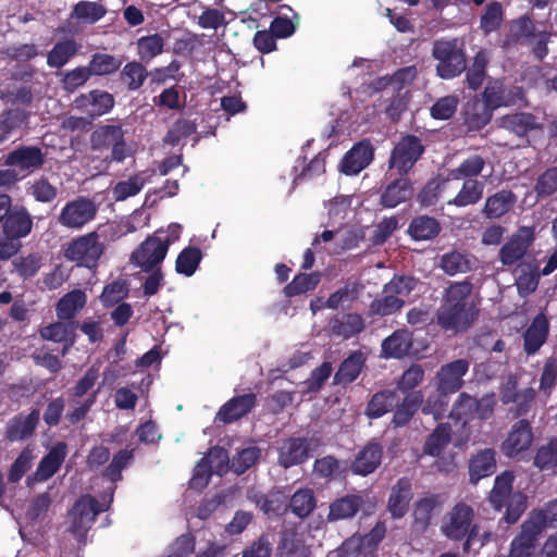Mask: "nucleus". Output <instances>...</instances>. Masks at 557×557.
<instances>
[{"label": "nucleus", "mask_w": 557, "mask_h": 557, "mask_svg": "<svg viewBox=\"0 0 557 557\" xmlns=\"http://www.w3.org/2000/svg\"><path fill=\"white\" fill-rule=\"evenodd\" d=\"M472 284L465 280L453 282L443 293L436 311V323L446 332L467 331L478 319L479 309L471 297Z\"/></svg>", "instance_id": "obj_1"}, {"label": "nucleus", "mask_w": 557, "mask_h": 557, "mask_svg": "<svg viewBox=\"0 0 557 557\" xmlns=\"http://www.w3.org/2000/svg\"><path fill=\"white\" fill-rule=\"evenodd\" d=\"M34 228V219L23 205H14L12 197L0 194V261L14 257L21 249V239Z\"/></svg>", "instance_id": "obj_2"}, {"label": "nucleus", "mask_w": 557, "mask_h": 557, "mask_svg": "<svg viewBox=\"0 0 557 557\" xmlns=\"http://www.w3.org/2000/svg\"><path fill=\"white\" fill-rule=\"evenodd\" d=\"M421 405V391L406 395L400 401L397 389L383 388L370 397L364 409V416L374 420L393 411L391 424L394 428H404L409 424Z\"/></svg>", "instance_id": "obj_3"}, {"label": "nucleus", "mask_w": 557, "mask_h": 557, "mask_svg": "<svg viewBox=\"0 0 557 557\" xmlns=\"http://www.w3.org/2000/svg\"><path fill=\"white\" fill-rule=\"evenodd\" d=\"M125 134L123 123L117 119L98 124L90 133V150L101 154L108 152L102 160L107 168L112 163H123L133 157L134 150L127 144Z\"/></svg>", "instance_id": "obj_4"}, {"label": "nucleus", "mask_w": 557, "mask_h": 557, "mask_svg": "<svg viewBox=\"0 0 557 557\" xmlns=\"http://www.w3.org/2000/svg\"><path fill=\"white\" fill-rule=\"evenodd\" d=\"M432 57L437 61L435 71L442 79H453L467 70L463 42L458 38L435 40L432 47Z\"/></svg>", "instance_id": "obj_5"}, {"label": "nucleus", "mask_w": 557, "mask_h": 557, "mask_svg": "<svg viewBox=\"0 0 557 557\" xmlns=\"http://www.w3.org/2000/svg\"><path fill=\"white\" fill-rule=\"evenodd\" d=\"M496 405L494 394L484 395L480 399L470 396L467 393H460L457 400L453 405L449 418L461 426H466L469 422L479 419L487 420L493 416Z\"/></svg>", "instance_id": "obj_6"}, {"label": "nucleus", "mask_w": 557, "mask_h": 557, "mask_svg": "<svg viewBox=\"0 0 557 557\" xmlns=\"http://www.w3.org/2000/svg\"><path fill=\"white\" fill-rule=\"evenodd\" d=\"M104 251L97 232H90L72 239L64 248V258L78 267L94 269Z\"/></svg>", "instance_id": "obj_7"}, {"label": "nucleus", "mask_w": 557, "mask_h": 557, "mask_svg": "<svg viewBox=\"0 0 557 557\" xmlns=\"http://www.w3.org/2000/svg\"><path fill=\"white\" fill-rule=\"evenodd\" d=\"M474 510L465 502H458L445 513L441 523V533L450 541H462L470 532L479 530L474 523Z\"/></svg>", "instance_id": "obj_8"}, {"label": "nucleus", "mask_w": 557, "mask_h": 557, "mask_svg": "<svg viewBox=\"0 0 557 557\" xmlns=\"http://www.w3.org/2000/svg\"><path fill=\"white\" fill-rule=\"evenodd\" d=\"M424 151L421 138L411 134L404 135L391 151L388 168L395 169L400 176H406Z\"/></svg>", "instance_id": "obj_9"}, {"label": "nucleus", "mask_w": 557, "mask_h": 557, "mask_svg": "<svg viewBox=\"0 0 557 557\" xmlns=\"http://www.w3.org/2000/svg\"><path fill=\"white\" fill-rule=\"evenodd\" d=\"M170 245V238L161 239L157 236V233L150 235L132 252L129 261L144 272H150L160 268L159 265L166 257Z\"/></svg>", "instance_id": "obj_10"}, {"label": "nucleus", "mask_w": 557, "mask_h": 557, "mask_svg": "<svg viewBox=\"0 0 557 557\" xmlns=\"http://www.w3.org/2000/svg\"><path fill=\"white\" fill-rule=\"evenodd\" d=\"M108 506L101 505L94 496L82 495L69 510L67 518L71 523V532L74 535H85L91 528L97 516L108 509Z\"/></svg>", "instance_id": "obj_11"}, {"label": "nucleus", "mask_w": 557, "mask_h": 557, "mask_svg": "<svg viewBox=\"0 0 557 557\" xmlns=\"http://www.w3.org/2000/svg\"><path fill=\"white\" fill-rule=\"evenodd\" d=\"M46 152L35 145H20L3 156V164L14 168L26 177L39 171L46 163Z\"/></svg>", "instance_id": "obj_12"}, {"label": "nucleus", "mask_w": 557, "mask_h": 557, "mask_svg": "<svg viewBox=\"0 0 557 557\" xmlns=\"http://www.w3.org/2000/svg\"><path fill=\"white\" fill-rule=\"evenodd\" d=\"M536 397V391L533 387L519 388L518 379L510 375L500 388V401L509 406V413L513 418L527 416L532 409Z\"/></svg>", "instance_id": "obj_13"}, {"label": "nucleus", "mask_w": 557, "mask_h": 557, "mask_svg": "<svg viewBox=\"0 0 557 557\" xmlns=\"http://www.w3.org/2000/svg\"><path fill=\"white\" fill-rule=\"evenodd\" d=\"M533 441L534 434L531 422L522 418L511 425L507 437L500 445V449L506 457L520 460L531 448Z\"/></svg>", "instance_id": "obj_14"}, {"label": "nucleus", "mask_w": 557, "mask_h": 557, "mask_svg": "<svg viewBox=\"0 0 557 557\" xmlns=\"http://www.w3.org/2000/svg\"><path fill=\"white\" fill-rule=\"evenodd\" d=\"M535 240L533 227L521 226L513 233L498 251V259L504 267H512L528 253Z\"/></svg>", "instance_id": "obj_15"}, {"label": "nucleus", "mask_w": 557, "mask_h": 557, "mask_svg": "<svg viewBox=\"0 0 557 557\" xmlns=\"http://www.w3.org/2000/svg\"><path fill=\"white\" fill-rule=\"evenodd\" d=\"M97 207L92 200L86 197H77L62 208L58 218L59 223L67 228H82L95 219Z\"/></svg>", "instance_id": "obj_16"}, {"label": "nucleus", "mask_w": 557, "mask_h": 557, "mask_svg": "<svg viewBox=\"0 0 557 557\" xmlns=\"http://www.w3.org/2000/svg\"><path fill=\"white\" fill-rule=\"evenodd\" d=\"M77 110L85 112L91 120L103 116L112 111L115 106V98L109 91L92 89L81 94L74 99Z\"/></svg>", "instance_id": "obj_17"}, {"label": "nucleus", "mask_w": 557, "mask_h": 557, "mask_svg": "<svg viewBox=\"0 0 557 557\" xmlns=\"http://www.w3.org/2000/svg\"><path fill=\"white\" fill-rule=\"evenodd\" d=\"M469 367L467 359H457L443 364L435 376L437 389L450 395L457 393L463 385V376L468 373Z\"/></svg>", "instance_id": "obj_18"}, {"label": "nucleus", "mask_w": 557, "mask_h": 557, "mask_svg": "<svg viewBox=\"0 0 557 557\" xmlns=\"http://www.w3.org/2000/svg\"><path fill=\"white\" fill-rule=\"evenodd\" d=\"M77 327V321L60 320L41 327L39 335L44 341L61 344V355L66 356L76 343Z\"/></svg>", "instance_id": "obj_19"}, {"label": "nucleus", "mask_w": 557, "mask_h": 557, "mask_svg": "<svg viewBox=\"0 0 557 557\" xmlns=\"http://www.w3.org/2000/svg\"><path fill=\"white\" fill-rule=\"evenodd\" d=\"M536 28L532 18L521 15L510 22L508 34L499 41L504 50H510L518 45H528L536 37Z\"/></svg>", "instance_id": "obj_20"}, {"label": "nucleus", "mask_w": 557, "mask_h": 557, "mask_svg": "<svg viewBox=\"0 0 557 557\" xmlns=\"http://www.w3.org/2000/svg\"><path fill=\"white\" fill-rule=\"evenodd\" d=\"M40 411L37 408L28 414L18 413L9 420L5 426V437L10 442L24 441L32 437L39 423Z\"/></svg>", "instance_id": "obj_21"}, {"label": "nucleus", "mask_w": 557, "mask_h": 557, "mask_svg": "<svg viewBox=\"0 0 557 557\" xmlns=\"http://www.w3.org/2000/svg\"><path fill=\"white\" fill-rule=\"evenodd\" d=\"M496 469V450L494 448L480 449L468 461L469 482L475 485L482 479L493 475Z\"/></svg>", "instance_id": "obj_22"}, {"label": "nucleus", "mask_w": 557, "mask_h": 557, "mask_svg": "<svg viewBox=\"0 0 557 557\" xmlns=\"http://www.w3.org/2000/svg\"><path fill=\"white\" fill-rule=\"evenodd\" d=\"M374 149L369 140H362L345 154L342 160V172L346 175H355L366 169L373 160Z\"/></svg>", "instance_id": "obj_23"}, {"label": "nucleus", "mask_w": 557, "mask_h": 557, "mask_svg": "<svg viewBox=\"0 0 557 557\" xmlns=\"http://www.w3.org/2000/svg\"><path fill=\"white\" fill-rule=\"evenodd\" d=\"M413 196V185L410 178L400 176L388 183L380 195V205L393 209L410 200Z\"/></svg>", "instance_id": "obj_24"}, {"label": "nucleus", "mask_w": 557, "mask_h": 557, "mask_svg": "<svg viewBox=\"0 0 557 557\" xmlns=\"http://www.w3.org/2000/svg\"><path fill=\"white\" fill-rule=\"evenodd\" d=\"M363 505L364 498L360 493L346 494L330 504L326 519L329 522L351 519Z\"/></svg>", "instance_id": "obj_25"}, {"label": "nucleus", "mask_w": 557, "mask_h": 557, "mask_svg": "<svg viewBox=\"0 0 557 557\" xmlns=\"http://www.w3.org/2000/svg\"><path fill=\"white\" fill-rule=\"evenodd\" d=\"M412 496L410 479L406 476L398 479L391 490L387 502V509L393 518L399 519L407 513Z\"/></svg>", "instance_id": "obj_26"}, {"label": "nucleus", "mask_w": 557, "mask_h": 557, "mask_svg": "<svg viewBox=\"0 0 557 557\" xmlns=\"http://www.w3.org/2000/svg\"><path fill=\"white\" fill-rule=\"evenodd\" d=\"M309 458V446L306 438L289 437L278 449V465L285 469L301 465Z\"/></svg>", "instance_id": "obj_27"}, {"label": "nucleus", "mask_w": 557, "mask_h": 557, "mask_svg": "<svg viewBox=\"0 0 557 557\" xmlns=\"http://www.w3.org/2000/svg\"><path fill=\"white\" fill-rule=\"evenodd\" d=\"M256 403L257 397L252 393L235 396L220 408L216 419L223 423L235 422L250 412Z\"/></svg>", "instance_id": "obj_28"}, {"label": "nucleus", "mask_w": 557, "mask_h": 557, "mask_svg": "<svg viewBox=\"0 0 557 557\" xmlns=\"http://www.w3.org/2000/svg\"><path fill=\"white\" fill-rule=\"evenodd\" d=\"M367 355L361 350L351 351L339 364L333 383L348 385L355 382L366 367Z\"/></svg>", "instance_id": "obj_29"}, {"label": "nucleus", "mask_w": 557, "mask_h": 557, "mask_svg": "<svg viewBox=\"0 0 557 557\" xmlns=\"http://www.w3.org/2000/svg\"><path fill=\"white\" fill-rule=\"evenodd\" d=\"M549 324L542 313L535 315L523 334V349L528 356L536 354L546 342Z\"/></svg>", "instance_id": "obj_30"}, {"label": "nucleus", "mask_w": 557, "mask_h": 557, "mask_svg": "<svg viewBox=\"0 0 557 557\" xmlns=\"http://www.w3.org/2000/svg\"><path fill=\"white\" fill-rule=\"evenodd\" d=\"M525 521L520 527V532L512 539L508 557H534L539 536Z\"/></svg>", "instance_id": "obj_31"}, {"label": "nucleus", "mask_w": 557, "mask_h": 557, "mask_svg": "<svg viewBox=\"0 0 557 557\" xmlns=\"http://www.w3.org/2000/svg\"><path fill=\"white\" fill-rule=\"evenodd\" d=\"M383 448L379 443H368L356 456L351 463L355 474L368 475L381 465Z\"/></svg>", "instance_id": "obj_32"}, {"label": "nucleus", "mask_w": 557, "mask_h": 557, "mask_svg": "<svg viewBox=\"0 0 557 557\" xmlns=\"http://www.w3.org/2000/svg\"><path fill=\"white\" fill-rule=\"evenodd\" d=\"M66 454V443L58 442L39 461L36 469V479L47 481L52 478L64 462Z\"/></svg>", "instance_id": "obj_33"}, {"label": "nucleus", "mask_w": 557, "mask_h": 557, "mask_svg": "<svg viewBox=\"0 0 557 557\" xmlns=\"http://www.w3.org/2000/svg\"><path fill=\"white\" fill-rule=\"evenodd\" d=\"M517 202L516 194L510 189H502L488 196L482 209L487 219H499L508 213Z\"/></svg>", "instance_id": "obj_34"}, {"label": "nucleus", "mask_w": 557, "mask_h": 557, "mask_svg": "<svg viewBox=\"0 0 557 557\" xmlns=\"http://www.w3.org/2000/svg\"><path fill=\"white\" fill-rule=\"evenodd\" d=\"M411 347V334L407 330H396L382 342V357L401 359L409 354Z\"/></svg>", "instance_id": "obj_35"}, {"label": "nucleus", "mask_w": 557, "mask_h": 557, "mask_svg": "<svg viewBox=\"0 0 557 557\" xmlns=\"http://www.w3.org/2000/svg\"><path fill=\"white\" fill-rule=\"evenodd\" d=\"M465 124L471 131H480L485 127L493 115V110L479 97L468 100L465 107Z\"/></svg>", "instance_id": "obj_36"}, {"label": "nucleus", "mask_w": 557, "mask_h": 557, "mask_svg": "<svg viewBox=\"0 0 557 557\" xmlns=\"http://www.w3.org/2000/svg\"><path fill=\"white\" fill-rule=\"evenodd\" d=\"M330 326L333 335L349 339L361 333L366 324L360 314L349 312L332 319Z\"/></svg>", "instance_id": "obj_37"}, {"label": "nucleus", "mask_w": 557, "mask_h": 557, "mask_svg": "<svg viewBox=\"0 0 557 557\" xmlns=\"http://www.w3.org/2000/svg\"><path fill=\"white\" fill-rule=\"evenodd\" d=\"M82 46L74 39H65L54 44L47 54V65L60 70L74 58Z\"/></svg>", "instance_id": "obj_38"}, {"label": "nucleus", "mask_w": 557, "mask_h": 557, "mask_svg": "<svg viewBox=\"0 0 557 557\" xmlns=\"http://www.w3.org/2000/svg\"><path fill=\"white\" fill-rule=\"evenodd\" d=\"M86 304V295L81 289H73L62 296L57 306L55 312L59 320L74 321V318Z\"/></svg>", "instance_id": "obj_39"}, {"label": "nucleus", "mask_w": 557, "mask_h": 557, "mask_svg": "<svg viewBox=\"0 0 557 557\" xmlns=\"http://www.w3.org/2000/svg\"><path fill=\"white\" fill-rule=\"evenodd\" d=\"M542 272L534 262L520 263L517 267L516 285L521 296H528L539 286Z\"/></svg>", "instance_id": "obj_40"}, {"label": "nucleus", "mask_w": 557, "mask_h": 557, "mask_svg": "<svg viewBox=\"0 0 557 557\" xmlns=\"http://www.w3.org/2000/svg\"><path fill=\"white\" fill-rule=\"evenodd\" d=\"M524 521L540 534L546 528H557V498L547 502L541 509H534Z\"/></svg>", "instance_id": "obj_41"}, {"label": "nucleus", "mask_w": 557, "mask_h": 557, "mask_svg": "<svg viewBox=\"0 0 557 557\" xmlns=\"http://www.w3.org/2000/svg\"><path fill=\"white\" fill-rule=\"evenodd\" d=\"M442 230L437 219L429 215H418L409 224L408 233L414 240L435 238Z\"/></svg>", "instance_id": "obj_42"}, {"label": "nucleus", "mask_w": 557, "mask_h": 557, "mask_svg": "<svg viewBox=\"0 0 557 557\" xmlns=\"http://www.w3.org/2000/svg\"><path fill=\"white\" fill-rule=\"evenodd\" d=\"M500 125L503 128L522 137L531 131L540 127L536 117L532 113L518 112L507 114L502 117Z\"/></svg>", "instance_id": "obj_43"}, {"label": "nucleus", "mask_w": 557, "mask_h": 557, "mask_svg": "<svg viewBox=\"0 0 557 557\" xmlns=\"http://www.w3.org/2000/svg\"><path fill=\"white\" fill-rule=\"evenodd\" d=\"M317 507V498L312 488H298L289 499L292 512L300 518L309 517Z\"/></svg>", "instance_id": "obj_44"}, {"label": "nucleus", "mask_w": 557, "mask_h": 557, "mask_svg": "<svg viewBox=\"0 0 557 557\" xmlns=\"http://www.w3.org/2000/svg\"><path fill=\"white\" fill-rule=\"evenodd\" d=\"M147 77L148 71L141 61L127 62L120 72V81L129 91L141 88Z\"/></svg>", "instance_id": "obj_45"}, {"label": "nucleus", "mask_w": 557, "mask_h": 557, "mask_svg": "<svg viewBox=\"0 0 557 557\" xmlns=\"http://www.w3.org/2000/svg\"><path fill=\"white\" fill-rule=\"evenodd\" d=\"M482 100L493 111L500 107H507L511 103L510 96L507 92V89H506V86H505V83L503 79L488 81V83L486 84V86L483 90Z\"/></svg>", "instance_id": "obj_46"}, {"label": "nucleus", "mask_w": 557, "mask_h": 557, "mask_svg": "<svg viewBox=\"0 0 557 557\" xmlns=\"http://www.w3.org/2000/svg\"><path fill=\"white\" fill-rule=\"evenodd\" d=\"M451 438V428L448 423H440L426 437L423 445L425 455L437 457L442 454Z\"/></svg>", "instance_id": "obj_47"}, {"label": "nucleus", "mask_w": 557, "mask_h": 557, "mask_svg": "<svg viewBox=\"0 0 557 557\" xmlns=\"http://www.w3.org/2000/svg\"><path fill=\"white\" fill-rule=\"evenodd\" d=\"M485 160L480 154H472L466 158L457 168L451 169L448 178L454 181L476 180L485 168Z\"/></svg>", "instance_id": "obj_48"}, {"label": "nucleus", "mask_w": 557, "mask_h": 557, "mask_svg": "<svg viewBox=\"0 0 557 557\" xmlns=\"http://www.w3.org/2000/svg\"><path fill=\"white\" fill-rule=\"evenodd\" d=\"M484 191V183L478 180H465L460 190L454 199L448 201V205L456 207H467L478 203Z\"/></svg>", "instance_id": "obj_49"}, {"label": "nucleus", "mask_w": 557, "mask_h": 557, "mask_svg": "<svg viewBox=\"0 0 557 557\" xmlns=\"http://www.w3.org/2000/svg\"><path fill=\"white\" fill-rule=\"evenodd\" d=\"M29 114L20 108L9 109L0 114V144L4 143L11 134L26 124Z\"/></svg>", "instance_id": "obj_50"}, {"label": "nucleus", "mask_w": 557, "mask_h": 557, "mask_svg": "<svg viewBox=\"0 0 557 557\" xmlns=\"http://www.w3.org/2000/svg\"><path fill=\"white\" fill-rule=\"evenodd\" d=\"M488 61V52L485 49H480L475 53L472 64L466 73V83L470 89L478 90L482 86L486 77Z\"/></svg>", "instance_id": "obj_51"}, {"label": "nucleus", "mask_w": 557, "mask_h": 557, "mask_svg": "<svg viewBox=\"0 0 557 557\" xmlns=\"http://www.w3.org/2000/svg\"><path fill=\"white\" fill-rule=\"evenodd\" d=\"M136 47L139 61L149 63L163 52L164 39L158 33L143 36L137 39Z\"/></svg>", "instance_id": "obj_52"}, {"label": "nucleus", "mask_w": 557, "mask_h": 557, "mask_svg": "<svg viewBox=\"0 0 557 557\" xmlns=\"http://www.w3.org/2000/svg\"><path fill=\"white\" fill-rule=\"evenodd\" d=\"M504 9L500 2H490L480 16V29L487 36L500 29L504 22Z\"/></svg>", "instance_id": "obj_53"}, {"label": "nucleus", "mask_w": 557, "mask_h": 557, "mask_svg": "<svg viewBox=\"0 0 557 557\" xmlns=\"http://www.w3.org/2000/svg\"><path fill=\"white\" fill-rule=\"evenodd\" d=\"M26 194L41 203H50L58 197V188L41 175L27 183Z\"/></svg>", "instance_id": "obj_54"}, {"label": "nucleus", "mask_w": 557, "mask_h": 557, "mask_svg": "<svg viewBox=\"0 0 557 557\" xmlns=\"http://www.w3.org/2000/svg\"><path fill=\"white\" fill-rule=\"evenodd\" d=\"M442 500L437 494H429L414 503L413 517L414 522L422 528L430 525L434 510L441 505Z\"/></svg>", "instance_id": "obj_55"}, {"label": "nucleus", "mask_w": 557, "mask_h": 557, "mask_svg": "<svg viewBox=\"0 0 557 557\" xmlns=\"http://www.w3.org/2000/svg\"><path fill=\"white\" fill-rule=\"evenodd\" d=\"M122 65V60L109 53L97 52L91 55L88 69L92 76L114 74Z\"/></svg>", "instance_id": "obj_56"}, {"label": "nucleus", "mask_w": 557, "mask_h": 557, "mask_svg": "<svg viewBox=\"0 0 557 557\" xmlns=\"http://www.w3.org/2000/svg\"><path fill=\"white\" fill-rule=\"evenodd\" d=\"M201 260V249L196 246H188L178 253L175 261V270L180 274L191 276L198 269Z\"/></svg>", "instance_id": "obj_57"}, {"label": "nucleus", "mask_w": 557, "mask_h": 557, "mask_svg": "<svg viewBox=\"0 0 557 557\" xmlns=\"http://www.w3.org/2000/svg\"><path fill=\"white\" fill-rule=\"evenodd\" d=\"M320 281L321 274L319 272L299 273L284 287L283 292L286 297L292 298L313 290L319 285Z\"/></svg>", "instance_id": "obj_58"}, {"label": "nucleus", "mask_w": 557, "mask_h": 557, "mask_svg": "<svg viewBox=\"0 0 557 557\" xmlns=\"http://www.w3.org/2000/svg\"><path fill=\"white\" fill-rule=\"evenodd\" d=\"M417 75L418 71L414 65L398 69L392 76L380 77L376 81V89H382L392 85L397 89V91L403 92L401 90L406 86L412 84Z\"/></svg>", "instance_id": "obj_59"}, {"label": "nucleus", "mask_w": 557, "mask_h": 557, "mask_svg": "<svg viewBox=\"0 0 557 557\" xmlns=\"http://www.w3.org/2000/svg\"><path fill=\"white\" fill-rule=\"evenodd\" d=\"M404 306L405 300L400 297L384 294V296L371 301L368 314L369 317H387L400 311Z\"/></svg>", "instance_id": "obj_60"}, {"label": "nucleus", "mask_w": 557, "mask_h": 557, "mask_svg": "<svg viewBox=\"0 0 557 557\" xmlns=\"http://www.w3.org/2000/svg\"><path fill=\"white\" fill-rule=\"evenodd\" d=\"M449 396L450 394L436 388V392L429 395L425 400L422 398V405L419 409L423 414H431L435 421H438L444 418L447 411Z\"/></svg>", "instance_id": "obj_61"}, {"label": "nucleus", "mask_w": 557, "mask_h": 557, "mask_svg": "<svg viewBox=\"0 0 557 557\" xmlns=\"http://www.w3.org/2000/svg\"><path fill=\"white\" fill-rule=\"evenodd\" d=\"M533 465L541 471L554 470L557 467V436L536 449Z\"/></svg>", "instance_id": "obj_62"}, {"label": "nucleus", "mask_w": 557, "mask_h": 557, "mask_svg": "<svg viewBox=\"0 0 557 557\" xmlns=\"http://www.w3.org/2000/svg\"><path fill=\"white\" fill-rule=\"evenodd\" d=\"M145 173H137L129 176L126 181L117 182L112 189L113 198L116 201H123L137 195L147 183V180L144 177Z\"/></svg>", "instance_id": "obj_63"}, {"label": "nucleus", "mask_w": 557, "mask_h": 557, "mask_svg": "<svg viewBox=\"0 0 557 557\" xmlns=\"http://www.w3.org/2000/svg\"><path fill=\"white\" fill-rule=\"evenodd\" d=\"M537 199H545L557 193V165L547 168L540 174L534 184Z\"/></svg>", "instance_id": "obj_64"}]
</instances>
